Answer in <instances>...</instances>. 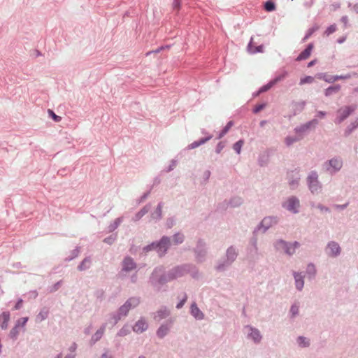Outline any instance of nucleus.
<instances>
[{"label": "nucleus", "mask_w": 358, "mask_h": 358, "mask_svg": "<svg viewBox=\"0 0 358 358\" xmlns=\"http://www.w3.org/2000/svg\"><path fill=\"white\" fill-rule=\"evenodd\" d=\"M294 279L296 288L301 290L303 287V280L302 276L299 273H294Z\"/></svg>", "instance_id": "ddd939ff"}, {"label": "nucleus", "mask_w": 358, "mask_h": 358, "mask_svg": "<svg viewBox=\"0 0 358 358\" xmlns=\"http://www.w3.org/2000/svg\"><path fill=\"white\" fill-rule=\"evenodd\" d=\"M236 256V254L235 250L232 248H229L227 250L228 259H230L231 261H233V260H234Z\"/></svg>", "instance_id": "bb28decb"}, {"label": "nucleus", "mask_w": 358, "mask_h": 358, "mask_svg": "<svg viewBox=\"0 0 358 358\" xmlns=\"http://www.w3.org/2000/svg\"><path fill=\"white\" fill-rule=\"evenodd\" d=\"M327 253L331 256H336L340 252V247L336 243L332 242L329 244Z\"/></svg>", "instance_id": "1a4fd4ad"}, {"label": "nucleus", "mask_w": 358, "mask_h": 358, "mask_svg": "<svg viewBox=\"0 0 358 358\" xmlns=\"http://www.w3.org/2000/svg\"><path fill=\"white\" fill-rule=\"evenodd\" d=\"M357 125H358V122H357Z\"/></svg>", "instance_id": "e2e57ef3"}, {"label": "nucleus", "mask_w": 358, "mask_h": 358, "mask_svg": "<svg viewBox=\"0 0 358 358\" xmlns=\"http://www.w3.org/2000/svg\"><path fill=\"white\" fill-rule=\"evenodd\" d=\"M299 312V307L297 306H292V308H291V313H292L293 315H295L298 313Z\"/></svg>", "instance_id": "58836bf2"}, {"label": "nucleus", "mask_w": 358, "mask_h": 358, "mask_svg": "<svg viewBox=\"0 0 358 358\" xmlns=\"http://www.w3.org/2000/svg\"><path fill=\"white\" fill-rule=\"evenodd\" d=\"M278 245L279 248L285 249L287 254L292 255L294 253L295 249L299 247V243L298 242H294L292 245L288 246L285 242L280 241L278 242Z\"/></svg>", "instance_id": "20e7f679"}, {"label": "nucleus", "mask_w": 358, "mask_h": 358, "mask_svg": "<svg viewBox=\"0 0 358 358\" xmlns=\"http://www.w3.org/2000/svg\"><path fill=\"white\" fill-rule=\"evenodd\" d=\"M264 8L266 11L271 12L275 10V4L272 1H266L264 5Z\"/></svg>", "instance_id": "393cba45"}, {"label": "nucleus", "mask_w": 358, "mask_h": 358, "mask_svg": "<svg viewBox=\"0 0 358 358\" xmlns=\"http://www.w3.org/2000/svg\"><path fill=\"white\" fill-rule=\"evenodd\" d=\"M48 113L55 122H58L61 121L62 117L57 115L52 110H48Z\"/></svg>", "instance_id": "473e14b6"}, {"label": "nucleus", "mask_w": 358, "mask_h": 358, "mask_svg": "<svg viewBox=\"0 0 358 358\" xmlns=\"http://www.w3.org/2000/svg\"><path fill=\"white\" fill-rule=\"evenodd\" d=\"M264 106H265V105H264V104H260V105L256 106L255 108H254V113H257L259 112L264 108Z\"/></svg>", "instance_id": "4c0bfd02"}, {"label": "nucleus", "mask_w": 358, "mask_h": 358, "mask_svg": "<svg viewBox=\"0 0 358 358\" xmlns=\"http://www.w3.org/2000/svg\"><path fill=\"white\" fill-rule=\"evenodd\" d=\"M243 144L244 141L243 140H239L233 145V148L238 154H240L241 148Z\"/></svg>", "instance_id": "412c9836"}, {"label": "nucleus", "mask_w": 358, "mask_h": 358, "mask_svg": "<svg viewBox=\"0 0 358 358\" xmlns=\"http://www.w3.org/2000/svg\"><path fill=\"white\" fill-rule=\"evenodd\" d=\"M314 80L313 77L312 76H306L301 79L300 85H304L306 83H312Z\"/></svg>", "instance_id": "cd10ccee"}, {"label": "nucleus", "mask_w": 358, "mask_h": 358, "mask_svg": "<svg viewBox=\"0 0 358 358\" xmlns=\"http://www.w3.org/2000/svg\"><path fill=\"white\" fill-rule=\"evenodd\" d=\"M313 48V45L311 43L309 44L308 47L299 54V55L296 58V60L301 61L308 59L311 54Z\"/></svg>", "instance_id": "0eeeda50"}, {"label": "nucleus", "mask_w": 358, "mask_h": 358, "mask_svg": "<svg viewBox=\"0 0 358 358\" xmlns=\"http://www.w3.org/2000/svg\"><path fill=\"white\" fill-rule=\"evenodd\" d=\"M210 138H202L199 141H194V142L192 143L190 145H189L188 148H189V149H194V148L199 147V145L205 143Z\"/></svg>", "instance_id": "dca6fc26"}, {"label": "nucleus", "mask_w": 358, "mask_h": 358, "mask_svg": "<svg viewBox=\"0 0 358 358\" xmlns=\"http://www.w3.org/2000/svg\"><path fill=\"white\" fill-rule=\"evenodd\" d=\"M135 268V263L130 257L125 258L123 262V270L131 271Z\"/></svg>", "instance_id": "9b49d317"}, {"label": "nucleus", "mask_w": 358, "mask_h": 358, "mask_svg": "<svg viewBox=\"0 0 358 358\" xmlns=\"http://www.w3.org/2000/svg\"><path fill=\"white\" fill-rule=\"evenodd\" d=\"M263 47L262 45L258 47H253L252 44V41H250L249 45H248V50L251 53H255L257 52H262Z\"/></svg>", "instance_id": "aec40b11"}, {"label": "nucleus", "mask_w": 358, "mask_h": 358, "mask_svg": "<svg viewBox=\"0 0 358 358\" xmlns=\"http://www.w3.org/2000/svg\"><path fill=\"white\" fill-rule=\"evenodd\" d=\"M308 182L309 185V188L312 192H315L320 188L317 181V175L316 174V173H311L309 175L308 178Z\"/></svg>", "instance_id": "f03ea898"}, {"label": "nucleus", "mask_w": 358, "mask_h": 358, "mask_svg": "<svg viewBox=\"0 0 358 358\" xmlns=\"http://www.w3.org/2000/svg\"><path fill=\"white\" fill-rule=\"evenodd\" d=\"M148 328L147 323L143 320H139L134 326L133 330L136 333H142Z\"/></svg>", "instance_id": "6e6552de"}, {"label": "nucleus", "mask_w": 358, "mask_h": 358, "mask_svg": "<svg viewBox=\"0 0 358 358\" xmlns=\"http://www.w3.org/2000/svg\"><path fill=\"white\" fill-rule=\"evenodd\" d=\"M57 358H62L61 355H58Z\"/></svg>", "instance_id": "13d9d810"}, {"label": "nucleus", "mask_w": 358, "mask_h": 358, "mask_svg": "<svg viewBox=\"0 0 358 358\" xmlns=\"http://www.w3.org/2000/svg\"><path fill=\"white\" fill-rule=\"evenodd\" d=\"M250 337L254 340L255 342H259L260 340H261V335L259 334V331L257 329H250Z\"/></svg>", "instance_id": "2eb2a0df"}, {"label": "nucleus", "mask_w": 358, "mask_h": 358, "mask_svg": "<svg viewBox=\"0 0 358 358\" xmlns=\"http://www.w3.org/2000/svg\"><path fill=\"white\" fill-rule=\"evenodd\" d=\"M10 320V314L8 312H3L0 315V324L3 329H6L8 327V322Z\"/></svg>", "instance_id": "9d476101"}, {"label": "nucleus", "mask_w": 358, "mask_h": 358, "mask_svg": "<svg viewBox=\"0 0 358 358\" xmlns=\"http://www.w3.org/2000/svg\"><path fill=\"white\" fill-rule=\"evenodd\" d=\"M75 348H76V347H75V346L71 347V350H75Z\"/></svg>", "instance_id": "6e6d98bb"}, {"label": "nucleus", "mask_w": 358, "mask_h": 358, "mask_svg": "<svg viewBox=\"0 0 358 358\" xmlns=\"http://www.w3.org/2000/svg\"><path fill=\"white\" fill-rule=\"evenodd\" d=\"M273 221L272 217H266L262 221V226L265 228H268V225Z\"/></svg>", "instance_id": "c85d7f7f"}, {"label": "nucleus", "mask_w": 358, "mask_h": 358, "mask_svg": "<svg viewBox=\"0 0 358 358\" xmlns=\"http://www.w3.org/2000/svg\"><path fill=\"white\" fill-rule=\"evenodd\" d=\"M301 104V108H303L304 107L305 103L302 102Z\"/></svg>", "instance_id": "5fc2aeb1"}, {"label": "nucleus", "mask_w": 358, "mask_h": 358, "mask_svg": "<svg viewBox=\"0 0 358 358\" xmlns=\"http://www.w3.org/2000/svg\"><path fill=\"white\" fill-rule=\"evenodd\" d=\"M22 302H23L22 299H20V300H18V301H17V303L15 304V306L14 308H15V310H18V309H20V308L22 307Z\"/></svg>", "instance_id": "a19ab883"}, {"label": "nucleus", "mask_w": 358, "mask_h": 358, "mask_svg": "<svg viewBox=\"0 0 358 358\" xmlns=\"http://www.w3.org/2000/svg\"><path fill=\"white\" fill-rule=\"evenodd\" d=\"M66 358H67V357H66Z\"/></svg>", "instance_id": "0e129e2a"}, {"label": "nucleus", "mask_w": 358, "mask_h": 358, "mask_svg": "<svg viewBox=\"0 0 358 358\" xmlns=\"http://www.w3.org/2000/svg\"><path fill=\"white\" fill-rule=\"evenodd\" d=\"M308 270L311 272L315 273V267L313 265H309L308 267Z\"/></svg>", "instance_id": "de8ad7c7"}, {"label": "nucleus", "mask_w": 358, "mask_h": 358, "mask_svg": "<svg viewBox=\"0 0 358 358\" xmlns=\"http://www.w3.org/2000/svg\"><path fill=\"white\" fill-rule=\"evenodd\" d=\"M174 8L179 9L180 1V0H174V2L173 3Z\"/></svg>", "instance_id": "c03bdc74"}, {"label": "nucleus", "mask_w": 358, "mask_h": 358, "mask_svg": "<svg viewBox=\"0 0 358 358\" xmlns=\"http://www.w3.org/2000/svg\"><path fill=\"white\" fill-rule=\"evenodd\" d=\"M335 30H336L335 26H331L330 27L328 28L327 31L328 32V34H329L334 32Z\"/></svg>", "instance_id": "49530a36"}, {"label": "nucleus", "mask_w": 358, "mask_h": 358, "mask_svg": "<svg viewBox=\"0 0 358 358\" xmlns=\"http://www.w3.org/2000/svg\"><path fill=\"white\" fill-rule=\"evenodd\" d=\"M262 125H264V123L263 122H261Z\"/></svg>", "instance_id": "052dcab7"}, {"label": "nucleus", "mask_w": 358, "mask_h": 358, "mask_svg": "<svg viewBox=\"0 0 358 358\" xmlns=\"http://www.w3.org/2000/svg\"><path fill=\"white\" fill-rule=\"evenodd\" d=\"M139 303L138 299L136 298H131L127 301V306H129L130 308L135 307Z\"/></svg>", "instance_id": "5701e85b"}, {"label": "nucleus", "mask_w": 358, "mask_h": 358, "mask_svg": "<svg viewBox=\"0 0 358 358\" xmlns=\"http://www.w3.org/2000/svg\"><path fill=\"white\" fill-rule=\"evenodd\" d=\"M120 335H121V336L123 335L122 331H120Z\"/></svg>", "instance_id": "4d7b16f0"}, {"label": "nucleus", "mask_w": 358, "mask_h": 358, "mask_svg": "<svg viewBox=\"0 0 358 358\" xmlns=\"http://www.w3.org/2000/svg\"><path fill=\"white\" fill-rule=\"evenodd\" d=\"M286 75L287 73H285L280 76H279L278 77L275 78L274 80H271L270 83H268L267 85L263 86L259 92H266L267 90H268L271 87H272L275 83H277L278 81H280L282 80V79H284L285 77H286Z\"/></svg>", "instance_id": "39448f33"}, {"label": "nucleus", "mask_w": 358, "mask_h": 358, "mask_svg": "<svg viewBox=\"0 0 358 358\" xmlns=\"http://www.w3.org/2000/svg\"><path fill=\"white\" fill-rule=\"evenodd\" d=\"M355 109L354 106H345L338 110V122L340 123L347 118Z\"/></svg>", "instance_id": "f257e3e1"}, {"label": "nucleus", "mask_w": 358, "mask_h": 358, "mask_svg": "<svg viewBox=\"0 0 358 358\" xmlns=\"http://www.w3.org/2000/svg\"><path fill=\"white\" fill-rule=\"evenodd\" d=\"M157 314V317H159V319H162L169 315V312L166 310H164V311L160 310L158 311Z\"/></svg>", "instance_id": "c9c22d12"}, {"label": "nucleus", "mask_w": 358, "mask_h": 358, "mask_svg": "<svg viewBox=\"0 0 358 358\" xmlns=\"http://www.w3.org/2000/svg\"><path fill=\"white\" fill-rule=\"evenodd\" d=\"M28 321V317H22L20 319H19L17 322H16V324L17 326L18 327H24L27 322Z\"/></svg>", "instance_id": "2f4dec72"}, {"label": "nucleus", "mask_w": 358, "mask_h": 358, "mask_svg": "<svg viewBox=\"0 0 358 358\" xmlns=\"http://www.w3.org/2000/svg\"><path fill=\"white\" fill-rule=\"evenodd\" d=\"M284 206L288 210L296 213L298 212V208L299 207V201L295 197H291L286 201Z\"/></svg>", "instance_id": "7ed1b4c3"}, {"label": "nucleus", "mask_w": 358, "mask_h": 358, "mask_svg": "<svg viewBox=\"0 0 358 358\" xmlns=\"http://www.w3.org/2000/svg\"><path fill=\"white\" fill-rule=\"evenodd\" d=\"M162 48H159V49H157L155 51V52L157 53V52H159L160 50H162Z\"/></svg>", "instance_id": "603ef678"}, {"label": "nucleus", "mask_w": 358, "mask_h": 358, "mask_svg": "<svg viewBox=\"0 0 358 358\" xmlns=\"http://www.w3.org/2000/svg\"><path fill=\"white\" fill-rule=\"evenodd\" d=\"M314 64H315V61H311L310 62H309V63H308V67H310V66H312L313 65H314Z\"/></svg>", "instance_id": "09e8293b"}, {"label": "nucleus", "mask_w": 358, "mask_h": 358, "mask_svg": "<svg viewBox=\"0 0 358 358\" xmlns=\"http://www.w3.org/2000/svg\"><path fill=\"white\" fill-rule=\"evenodd\" d=\"M324 115V113L323 112H319L318 117H322Z\"/></svg>", "instance_id": "8fccbe9b"}, {"label": "nucleus", "mask_w": 358, "mask_h": 358, "mask_svg": "<svg viewBox=\"0 0 358 358\" xmlns=\"http://www.w3.org/2000/svg\"><path fill=\"white\" fill-rule=\"evenodd\" d=\"M148 210L146 208H144L142 209L138 214L136 215L137 218L140 219L141 217H143L145 213H147Z\"/></svg>", "instance_id": "e433bc0d"}, {"label": "nucleus", "mask_w": 358, "mask_h": 358, "mask_svg": "<svg viewBox=\"0 0 358 358\" xmlns=\"http://www.w3.org/2000/svg\"><path fill=\"white\" fill-rule=\"evenodd\" d=\"M232 125H233L232 122H229L227 123V124L225 126V127L223 129L222 132L220 133L219 138H222L228 132V131L230 129V128L232 127Z\"/></svg>", "instance_id": "b1692460"}, {"label": "nucleus", "mask_w": 358, "mask_h": 358, "mask_svg": "<svg viewBox=\"0 0 358 358\" xmlns=\"http://www.w3.org/2000/svg\"><path fill=\"white\" fill-rule=\"evenodd\" d=\"M130 307L127 306V302L120 308V313L124 315H126L127 312L129 311Z\"/></svg>", "instance_id": "72a5a7b5"}, {"label": "nucleus", "mask_w": 358, "mask_h": 358, "mask_svg": "<svg viewBox=\"0 0 358 358\" xmlns=\"http://www.w3.org/2000/svg\"><path fill=\"white\" fill-rule=\"evenodd\" d=\"M262 125H264V123L263 122H261Z\"/></svg>", "instance_id": "bf43d9fd"}, {"label": "nucleus", "mask_w": 358, "mask_h": 358, "mask_svg": "<svg viewBox=\"0 0 358 358\" xmlns=\"http://www.w3.org/2000/svg\"><path fill=\"white\" fill-rule=\"evenodd\" d=\"M351 76L350 74H347L345 76H332V80H328L329 83H334L338 80H343V79H348L350 78Z\"/></svg>", "instance_id": "a878e982"}, {"label": "nucleus", "mask_w": 358, "mask_h": 358, "mask_svg": "<svg viewBox=\"0 0 358 358\" xmlns=\"http://www.w3.org/2000/svg\"><path fill=\"white\" fill-rule=\"evenodd\" d=\"M169 242V239L166 237H163L161 239L160 242L157 245L158 252L160 255H163L166 251Z\"/></svg>", "instance_id": "423d86ee"}, {"label": "nucleus", "mask_w": 358, "mask_h": 358, "mask_svg": "<svg viewBox=\"0 0 358 358\" xmlns=\"http://www.w3.org/2000/svg\"><path fill=\"white\" fill-rule=\"evenodd\" d=\"M183 241V236L180 234H177L173 237V242L176 244L181 243Z\"/></svg>", "instance_id": "7c9ffc66"}, {"label": "nucleus", "mask_w": 358, "mask_h": 358, "mask_svg": "<svg viewBox=\"0 0 358 358\" xmlns=\"http://www.w3.org/2000/svg\"><path fill=\"white\" fill-rule=\"evenodd\" d=\"M329 164L334 169V171L339 170L342 166L341 161L337 159H333L330 160Z\"/></svg>", "instance_id": "4468645a"}, {"label": "nucleus", "mask_w": 358, "mask_h": 358, "mask_svg": "<svg viewBox=\"0 0 358 358\" xmlns=\"http://www.w3.org/2000/svg\"><path fill=\"white\" fill-rule=\"evenodd\" d=\"M299 344L301 347H306L308 345V342L306 341V338L304 337H299L298 339Z\"/></svg>", "instance_id": "f704fd0d"}, {"label": "nucleus", "mask_w": 358, "mask_h": 358, "mask_svg": "<svg viewBox=\"0 0 358 358\" xmlns=\"http://www.w3.org/2000/svg\"><path fill=\"white\" fill-rule=\"evenodd\" d=\"M90 261L88 259H84L81 264L78 266L79 270H84L90 266Z\"/></svg>", "instance_id": "c756f323"}, {"label": "nucleus", "mask_w": 358, "mask_h": 358, "mask_svg": "<svg viewBox=\"0 0 358 358\" xmlns=\"http://www.w3.org/2000/svg\"><path fill=\"white\" fill-rule=\"evenodd\" d=\"M191 313L192 315L196 319H202L203 317V313L200 311L196 304H192L191 306Z\"/></svg>", "instance_id": "f8f14e48"}, {"label": "nucleus", "mask_w": 358, "mask_h": 358, "mask_svg": "<svg viewBox=\"0 0 358 358\" xmlns=\"http://www.w3.org/2000/svg\"><path fill=\"white\" fill-rule=\"evenodd\" d=\"M19 327L15 325L10 331V336L13 339H16L19 334Z\"/></svg>", "instance_id": "4be33fe9"}, {"label": "nucleus", "mask_w": 358, "mask_h": 358, "mask_svg": "<svg viewBox=\"0 0 358 358\" xmlns=\"http://www.w3.org/2000/svg\"><path fill=\"white\" fill-rule=\"evenodd\" d=\"M101 358H111L110 357L108 356L106 354H103Z\"/></svg>", "instance_id": "3c124183"}, {"label": "nucleus", "mask_w": 358, "mask_h": 358, "mask_svg": "<svg viewBox=\"0 0 358 358\" xmlns=\"http://www.w3.org/2000/svg\"><path fill=\"white\" fill-rule=\"evenodd\" d=\"M139 358H145V357H139Z\"/></svg>", "instance_id": "680f3d73"}, {"label": "nucleus", "mask_w": 358, "mask_h": 358, "mask_svg": "<svg viewBox=\"0 0 358 358\" xmlns=\"http://www.w3.org/2000/svg\"><path fill=\"white\" fill-rule=\"evenodd\" d=\"M296 141V139H295V138H291V137H287V138H285V143H286V144H287V145H291L293 142H294V141Z\"/></svg>", "instance_id": "ea45409f"}, {"label": "nucleus", "mask_w": 358, "mask_h": 358, "mask_svg": "<svg viewBox=\"0 0 358 358\" xmlns=\"http://www.w3.org/2000/svg\"><path fill=\"white\" fill-rule=\"evenodd\" d=\"M340 89H341V86L339 85H335V86H332V87H328L326 90L325 95L326 96H329V95L332 94L334 92H338L340 90Z\"/></svg>", "instance_id": "f3484780"}, {"label": "nucleus", "mask_w": 358, "mask_h": 358, "mask_svg": "<svg viewBox=\"0 0 358 358\" xmlns=\"http://www.w3.org/2000/svg\"><path fill=\"white\" fill-rule=\"evenodd\" d=\"M169 331V328L166 326H162L157 331V335L159 337H164Z\"/></svg>", "instance_id": "6ab92c4d"}, {"label": "nucleus", "mask_w": 358, "mask_h": 358, "mask_svg": "<svg viewBox=\"0 0 358 358\" xmlns=\"http://www.w3.org/2000/svg\"><path fill=\"white\" fill-rule=\"evenodd\" d=\"M325 80L327 82H328V80H332V77H331L329 78H326Z\"/></svg>", "instance_id": "864d4df0"}, {"label": "nucleus", "mask_w": 358, "mask_h": 358, "mask_svg": "<svg viewBox=\"0 0 358 358\" xmlns=\"http://www.w3.org/2000/svg\"><path fill=\"white\" fill-rule=\"evenodd\" d=\"M104 331H105V327H101L95 334L94 335L92 336V340L94 341H99L101 336H103V333H104Z\"/></svg>", "instance_id": "a211bd4d"}, {"label": "nucleus", "mask_w": 358, "mask_h": 358, "mask_svg": "<svg viewBox=\"0 0 358 358\" xmlns=\"http://www.w3.org/2000/svg\"><path fill=\"white\" fill-rule=\"evenodd\" d=\"M187 300V296H185L184 299L176 306L177 308H180Z\"/></svg>", "instance_id": "37998d69"}, {"label": "nucleus", "mask_w": 358, "mask_h": 358, "mask_svg": "<svg viewBox=\"0 0 358 358\" xmlns=\"http://www.w3.org/2000/svg\"><path fill=\"white\" fill-rule=\"evenodd\" d=\"M162 205L161 204H159L157 208V210H156V214L157 215V217H159L161 216V214H162Z\"/></svg>", "instance_id": "79ce46f5"}, {"label": "nucleus", "mask_w": 358, "mask_h": 358, "mask_svg": "<svg viewBox=\"0 0 358 358\" xmlns=\"http://www.w3.org/2000/svg\"><path fill=\"white\" fill-rule=\"evenodd\" d=\"M223 148H224V145L222 143H218V145L217 146L216 152L217 153H220L221 152V150L223 149Z\"/></svg>", "instance_id": "a18cd8bd"}]
</instances>
